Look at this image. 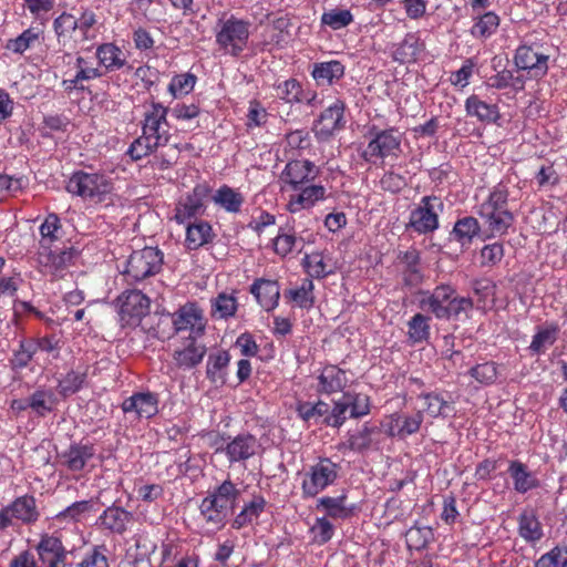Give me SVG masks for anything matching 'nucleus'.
<instances>
[{"mask_svg":"<svg viewBox=\"0 0 567 567\" xmlns=\"http://www.w3.org/2000/svg\"><path fill=\"white\" fill-rule=\"evenodd\" d=\"M167 113L168 109L158 102L145 106L141 122L142 134L132 142L126 152L133 161L151 155L169 142L172 135Z\"/></svg>","mask_w":567,"mask_h":567,"instance_id":"f257e3e1","label":"nucleus"},{"mask_svg":"<svg viewBox=\"0 0 567 567\" xmlns=\"http://www.w3.org/2000/svg\"><path fill=\"white\" fill-rule=\"evenodd\" d=\"M65 189L92 204L111 203L114 194L113 178L99 171H75L69 177Z\"/></svg>","mask_w":567,"mask_h":567,"instance_id":"f03ea898","label":"nucleus"},{"mask_svg":"<svg viewBox=\"0 0 567 567\" xmlns=\"http://www.w3.org/2000/svg\"><path fill=\"white\" fill-rule=\"evenodd\" d=\"M420 295V308L431 312L436 319L449 320L473 308L472 299L457 296L450 285L442 284L432 291H422Z\"/></svg>","mask_w":567,"mask_h":567,"instance_id":"7ed1b4c3","label":"nucleus"},{"mask_svg":"<svg viewBox=\"0 0 567 567\" xmlns=\"http://www.w3.org/2000/svg\"><path fill=\"white\" fill-rule=\"evenodd\" d=\"M239 494V489L231 481H224L202 501L200 515L207 524L215 529H220L225 525L228 514L236 506Z\"/></svg>","mask_w":567,"mask_h":567,"instance_id":"20e7f679","label":"nucleus"},{"mask_svg":"<svg viewBox=\"0 0 567 567\" xmlns=\"http://www.w3.org/2000/svg\"><path fill=\"white\" fill-rule=\"evenodd\" d=\"M340 464L329 457H319L318 461L308 466L302 474L301 492L303 498H313L329 486L333 485L339 477Z\"/></svg>","mask_w":567,"mask_h":567,"instance_id":"39448f33","label":"nucleus"},{"mask_svg":"<svg viewBox=\"0 0 567 567\" xmlns=\"http://www.w3.org/2000/svg\"><path fill=\"white\" fill-rule=\"evenodd\" d=\"M371 400L364 393L348 391L334 401L333 408L326 419V423L333 427H340L348 417L359 419L370 413Z\"/></svg>","mask_w":567,"mask_h":567,"instance_id":"423d86ee","label":"nucleus"},{"mask_svg":"<svg viewBox=\"0 0 567 567\" xmlns=\"http://www.w3.org/2000/svg\"><path fill=\"white\" fill-rule=\"evenodd\" d=\"M401 144L402 134L396 128H372L370 140L362 152V157L371 163L386 157H398L402 152Z\"/></svg>","mask_w":567,"mask_h":567,"instance_id":"0eeeda50","label":"nucleus"},{"mask_svg":"<svg viewBox=\"0 0 567 567\" xmlns=\"http://www.w3.org/2000/svg\"><path fill=\"white\" fill-rule=\"evenodd\" d=\"M444 204L440 197L424 196L410 212L408 228L419 235L434 233L440 227L439 215L443 212Z\"/></svg>","mask_w":567,"mask_h":567,"instance_id":"6e6552de","label":"nucleus"},{"mask_svg":"<svg viewBox=\"0 0 567 567\" xmlns=\"http://www.w3.org/2000/svg\"><path fill=\"white\" fill-rule=\"evenodd\" d=\"M162 266L163 252L155 247H145L131 254L124 275L127 280L141 281L158 274Z\"/></svg>","mask_w":567,"mask_h":567,"instance_id":"1a4fd4ad","label":"nucleus"},{"mask_svg":"<svg viewBox=\"0 0 567 567\" xmlns=\"http://www.w3.org/2000/svg\"><path fill=\"white\" fill-rule=\"evenodd\" d=\"M210 193V188L206 184H197L190 192L181 196L175 204L173 219L185 225L192 219H197L206 212L205 202Z\"/></svg>","mask_w":567,"mask_h":567,"instance_id":"9d476101","label":"nucleus"},{"mask_svg":"<svg viewBox=\"0 0 567 567\" xmlns=\"http://www.w3.org/2000/svg\"><path fill=\"white\" fill-rule=\"evenodd\" d=\"M122 326H138L150 311V299L140 290H126L117 298Z\"/></svg>","mask_w":567,"mask_h":567,"instance_id":"9b49d317","label":"nucleus"},{"mask_svg":"<svg viewBox=\"0 0 567 567\" xmlns=\"http://www.w3.org/2000/svg\"><path fill=\"white\" fill-rule=\"evenodd\" d=\"M176 332H189V339L200 338L206 329L203 310L195 302H187L176 310L172 318Z\"/></svg>","mask_w":567,"mask_h":567,"instance_id":"f8f14e48","label":"nucleus"},{"mask_svg":"<svg viewBox=\"0 0 567 567\" xmlns=\"http://www.w3.org/2000/svg\"><path fill=\"white\" fill-rule=\"evenodd\" d=\"M73 257L72 248L56 245L45 249L39 248L37 261L43 274L60 277L71 265Z\"/></svg>","mask_w":567,"mask_h":567,"instance_id":"ddd939ff","label":"nucleus"},{"mask_svg":"<svg viewBox=\"0 0 567 567\" xmlns=\"http://www.w3.org/2000/svg\"><path fill=\"white\" fill-rule=\"evenodd\" d=\"M549 55L539 47L520 45L514 61L518 70L527 71L532 79L538 80L547 74Z\"/></svg>","mask_w":567,"mask_h":567,"instance_id":"4468645a","label":"nucleus"},{"mask_svg":"<svg viewBox=\"0 0 567 567\" xmlns=\"http://www.w3.org/2000/svg\"><path fill=\"white\" fill-rule=\"evenodd\" d=\"M319 175V168L309 159H293L286 164L280 175V181L291 190L315 182Z\"/></svg>","mask_w":567,"mask_h":567,"instance_id":"2eb2a0df","label":"nucleus"},{"mask_svg":"<svg viewBox=\"0 0 567 567\" xmlns=\"http://www.w3.org/2000/svg\"><path fill=\"white\" fill-rule=\"evenodd\" d=\"M296 192V194L290 195L287 203V210L291 214L309 210L328 197L327 188L313 182L306 184Z\"/></svg>","mask_w":567,"mask_h":567,"instance_id":"dca6fc26","label":"nucleus"},{"mask_svg":"<svg viewBox=\"0 0 567 567\" xmlns=\"http://www.w3.org/2000/svg\"><path fill=\"white\" fill-rule=\"evenodd\" d=\"M261 449L259 440L250 433H239L229 437L225 445V455L230 464L244 462L255 456Z\"/></svg>","mask_w":567,"mask_h":567,"instance_id":"f3484780","label":"nucleus"},{"mask_svg":"<svg viewBox=\"0 0 567 567\" xmlns=\"http://www.w3.org/2000/svg\"><path fill=\"white\" fill-rule=\"evenodd\" d=\"M135 520L134 514L125 508L112 505L99 516L96 524L114 535H124Z\"/></svg>","mask_w":567,"mask_h":567,"instance_id":"a211bd4d","label":"nucleus"},{"mask_svg":"<svg viewBox=\"0 0 567 567\" xmlns=\"http://www.w3.org/2000/svg\"><path fill=\"white\" fill-rule=\"evenodd\" d=\"M344 109L342 101L336 100L321 113L315 125V133L320 140L329 138L344 126Z\"/></svg>","mask_w":567,"mask_h":567,"instance_id":"6ab92c4d","label":"nucleus"},{"mask_svg":"<svg viewBox=\"0 0 567 567\" xmlns=\"http://www.w3.org/2000/svg\"><path fill=\"white\" fill-rule=\"evenodd\" d=\"M122 410L136 419H150L158 412V398L152 392H137L125 399Z\"/></svg>","mask_w":567,"mask_h":567,"instance_id":"aec40b11","label":"nucleus"},{"mask_svg":"<svg viewBox=\"0 0 567 567\" xmlns=\"http://www.w3.org/2000/svg\"><path fill=\"white\" fill-rule=\"evenodd\" d=\"M35 549L45 567H65L66 550L60 538L43 534Z\"/></svg>","mask_w":567,"mask_h":567,"instance_id":"412c9836","label":"nucleus"},{"mask_svg":"<svg viewBox=\"0 0 567 567\" xmlns=\"http://www.w3.org/2000/svg\"><path fill=\"white\" fill-rule=\"evenodd\" d=\"M206 354V347L197 339L187 338L182 347L173 353L176 365L184 370H189L198 365Z\"/></svg>","mask_w":567,"mask_h":567,"instance_id":"4be33fe9","label":"nucleus"},{"mask_svg":"<svg viewBox=\"0 0 567 567\" xmlns=\"http://www.w3.org/2000/svg\"><path fill=\"white\" fill-rule=\"evenodd\" d=\"M391 55L401 64L413 63L425 56V45L420 38H404L393 44Z\"/></svg>","mask_w":567,"mask_h":567,"instance_id":"5701e85b","label":"nucleus"},{"mask_svg":"<svg viewBox=\"0 0 567 567\" xmlns=\"http://www.w3.org/2000/svg\"><path fill=\"white\" fill-rule=\"evenodd\" d=\"M398 259L402 265L401 274L404 285L414 287L421 284L423 276L420 268V251L416 248L411 247L406 251H401Z\"/></svg>","mask_w":567,"mask_h":567,"instance_id":"b1692460","label":"nucleus"},{"mask_svg":"<svg viewBox=\"0 0 567 567\" xmlns=\"http://www.w3.org/2000/svg\"><path fill=\"white\" fill-rule=\"evenodd\" d=\"M215 206L228 214H239L245 203L244 194L226 184L219 186L212 196Z\"/></svg>","mask_w":567,"mask_h":567,"instance_id":"393cba45","label":"nucleus"},{"mask_svg":"<svg viewBox=\"0 0 567 567\" xmlns=\"http://www.w3.org/2000/svg\"><path fill=\"white\" fill-rule=\"evenodd\" d=\"M250 292L266 311H271L278 306L280 288L275 280L257 279L251 285Z\"/></svg>","mask_w":567,"mask_h":567,"instance_id":"a878e982","label":"nucleus"},{"mask_svg":"<svg viewBox=\"0 0 567 567\" xmlns=\"http://www.w3.org/2000/svg\"><path fill=\"white\" fill-rule=\"evenodd\" d=\"M348 383L347 373L337 365H326L318 377V391L332 394L342 391Z\"/></svg>","mask_w":567,"mask_h":567,"instance_id":"bb28decb","label":"nucleus"},{"mask_svg":"<svg viewBox=\"0 0 567 567\" xmlns=\"http://www.w3.org/2000/svg\"><path fill=\"white\" fill-rule=\"evenodd\" d=\"M347 494L342 493L339 496L332 497V496H323L318 499L317 503V509H323L332 519H348L350 518L354 511V505H349L347 503Z\"/></svg>","mask_w":567,"mask_h":567,"instance_id":"cd10ccee","label":"nucleus"},{"mask_svg":"<svg viewBox=\"0 0 567 567\" xmlns=\"http://www.w3.org/2000/svg\"><path fill=\"white\" fill-rule=\"evenodd\" d=\"M215 234L212 225L206 220L187 223L185 234V246L189 250H196L210 243Z\"/></svg>","mask_w":567,"mask_h":567,"instance_id":"c85d7f7f","label":"nucleus"},{"mask_svg":"<svg viewBox=\"0 0 567 567\" xmlns=\"http://www.w3.org/2000/svg\"><path fill=\"white\" fill-rule=\"evenodd\" d=\"M492 236H503L514 224V215L509 210H477Z\"/></svg>","mask_w":567,"mask_h":567,"instance_id":"c756f323","label":"nucleus"},{"mask_svg":"<svg viewBox=\"0 0 567 567\" xmlns=\"http://www.w3.org/2000/svg\"><path fill=\"white\" fill-rule=\"evenodd\" d=\"M7 507L13 520L23 524H32L39 518L35 498L31 495L17 497L12 503L7 505Z\"/></svg>","mask_w":567,"mask_h":567,"instance_id":"7c9ffc66","label":"nucleus"},{"mask_svg":"<svg viewBox=\"0 0 567 567\" xmlns=\"http://www.w3.org/2000/svg\"><path fill=\"white\" fill-rule=\"evenodd\" d=\"M95 450L92 444H71L62 454L63 464L69 471H82L86 463L94 456Z\"/></svg>","mask_w":567,"mask_h":567,"instance_id":"2f4dec72","label":"nucleus"},{"mask_svg":"<svg viewBox=\"0 0 567 567\" xmlns=\"http://www.w3.org/2000/svg\"><path fill=\"white\" fill-rule=\"evenodd\" d=\"M508 473L513 480L514 489L519 494H525L539 485L536 475L519 461H512L509 463Z\"/></svg>","mask_w":567,"mask_h":567,"instance_id":"473e14b6","label":"nucleus"},{"mask_svg":"<svg viewBox=\"0 0 567 567\" xmlns=\"http://www.w3.org/2000/svg\"><path fill=\"white\" fill-rule=\"evenodd\" d=\"M465 110L468 116L476 117L481 122L494 123L499 118L498 106L487 103L475 94L466 99Z\"/></svg>","mask_w":567,"mask_h":567,"instance_id":"72a5a7b5","label":"nucleus"},{"mask_svg":"<svg viewBox=\"0 0 567 567\" xmlns=\"http://www.w3.org/2000/svg\"><path fill=\"white\" fill-rule=\"evenodd\" d=\"M230 355L227 351L218 350L208 355L206 375L210 382L217 385L226 383L227 368Z\"/></svg>","mask_w":567,"mask_h":567,"instance_id":"f704fd0d","label":"nucleus"},{"mask_svg":"<svg viewBox=\"0 0 567 567\" xmlns=\"http://www.w3.org/2000/svg\"><path fill=\"white\" fill-rule=\"evenodd\" d=\"M39 248H48L62 244V225L56 214H49L40 225Z\"/></svg>","mask_w":567,"mask_h":567,"instance_id":"c9c22d12","label":"nucleus"},{"mask_svg":"<svg viewBox=\"0 0 567 567\" xmlns=\"http://www.w3.org/2000/svg\"><path fill=\"white\" fill-rule=\"evenodd\" d=\"M95 56L99 65L106 71L118 70L126 63L125 53L112 43L102 44L96 49Z\"/></svg>","mask_w":567,"mask_h":567,"instance_id":"e433bc0d","label":"nucleus"},{"mask_svg":"<svg viewBox=\"0 0 567 567\" xmlns=\"http://www.w3.org/2000/svg\"><path fill=\"white\" fill-rule=\"evenodd\" d=\"M518 534L525 542L530 544H535L543 538L542 524L532 511H525L519 515Z\"/></svg>","mask_w":567,"mask_h":567,"instance_id":"4c0bfd02","label":"nucleus"},{"mask_svg":"<svg viewBox=\"0 0 567 567\" xmlns=\"http://www.w3.org/2000/svg\"><path fill=\"white\" fill-rule=\"evenodd\" d=\"M276 95L280 100L287 103H301L310 102L313 97L310 94H306L302 90L300 82L295 79H289L284 82H279L275 85Z\"/></svg>","mask_w":567,"mask_h":567,"instance_id":"58836bf2","label":"nucleus"},{"mask_svg":"<svg viewBox=\"0 0 567 567\" xmlns=\"http://www.w3.org/2000/svg\"><path fill=\"white\" fill-rule=\"evenodd\" d=\"M76 68H78V72H76L74 79L63 81V84L66 90L76 87L79 82H81V81H89V80L101 78L103 75L101 66L94 65L93 59L79 56L76 59Z\"/></svg>","mask_w":567,"mask_h":567,"instance_id":"ea45409f","label":"nucleus"},{"mask_svg":"<svg viewBox=\"0 0 567 567\" xmlns=\"http://www.w3.org/2000/svg\"><path fill=\"white\" fill-rule=\"evenodd\" d=\"M344 74V66L339 61L321 62L315 65L312 76L318 84H332Z\"/></svg>","mask_w":567,"mask_h":567,"instance_id":"a19ab883","label":"nucleus"},{"mask_svg":"<svg viewBox=\"0 0 567 567\" xmlns=\"http://www.w3.org/2000/svg\"><path fill=\"white\" fill-rule=\"evenodd\" d=\"M238 302L233 293L221 292L212 300V316L215 319H228L234 317Z\"/></svg>","mask_w":567,"mask_h":567,"instance_id":"79ce46f5","label":"nucleus"},{"mask_svg":"<svg viewBox=\"0 0 567 567\" xmlns=\"http://www.w3.org/2000/svg\"><path fill=\"white\" fill-rule=\"evenodd\" d=\"M430 320V317L416 313L408 321V339L412 344L421 343L429 339Z\"/></svg>","mask_w":567,"mask_h":567,"instance_id":"37998d69","label":"nucleus"},{"mask_svg":"<svg viewBox=\"0 0 567 567\" xmlns=\"http://www.w3.org/2000/svg\"><path fill=\"white\" fill-rule=\"evenodd\" d=\"M91 509L92 504L90 501L74 502L65 509L56 514L53 517V522L59 525L63 523H72L75 525L78 522H81L84 516L91 512Z\"/></svg>","mask_w":567,"mask_h":567,"instance_id":"c03bdc74","label":"nucleus"},{"mask_svg":"<svg viewBox=\"0 0 567 567\" xmlns=\"http://www.w3.org/2000/svg\"><path fill=\"white\" fill-rule=\"evenodd\" d=\"M372 432L371 427L363 425L362 429L349 433L347 440L340 445V450H350L357 453L367 451L372 443Z\"/></svg>","mask_w":567,"mask_h":567,"instance_id":"a18cd8bd","label":"nucleus"},{"mask_svg":"<svg viewBox=\"0 0 567 567\" xmlns=\"http://www.w3.org/2000/svg\"><path fill=\"white\" fill-rule=\"evenodd\" d=\"M480 224L474 217L458 219L453 228V235L462 246H468L480 233Z\"/></svg>","mask_w":567,"mask_h":567,"instance_id":"49530a36","label":"nucleus"},{"mask_svg":"<svg viewBox=\"0 0 567 567\" xmlns=\"http://www.w3.org/2000/svg\"><path fill=\"white\" fill-rule=\"evenodd\" d=\"M313 288L311 279H303L299 287L288 290L286 296L296 306L309 309L315 302Z\"/></svg>","mask_w":567,"mask_h":567,"instance_id":"de8ad7c7","label":"nucleus"},{"mask_svg":"<svg viewBox=\"0 0 567 567\" xmlns=\"http://www.w3.org/2000/svg\"><path fill=\"white\" fill-rule=\"evenodd\" d=\"M266 502L264 497L257 496L251 499L241 512L235 517L233 522V526L237 529L246 526L252 520L257 519L259 515L264 512Z\"/></svg>","mask_w":567,"mask_h":567,"instance_id":"09e8293b","label":"nucleus"},{"mask_svg":"<svg viewBox=\"0 0 567 567\" xmlns=\"http://www.w3.org/2000/svg\"><path fill=\"white\" fill-rule=\"evenodd\" d=\"M508 188L499 183L494 186L487 198L478 206L477 210H508Z\"/></svg>","mask_w":567,"mask_h":567,"instance_id":"8fccbe9b","label":"nucleus"},{"mask_svg":"<svg viewBox=\"0 0 567 567\" xmlns=\"http://www.w3.org/2000/svg\"><path fill=\"white\" fill-rule=\"evenodd\" d=\"M217 27L220 29L217 35H248L249 32V23L233 14H223L218 20Z\"/></svg>","mask_w":567,"mask_h":567,"instance_id":"3c124183","label":"nucleus"},{"mask_svg":"<svg viewBox=\"0 0 567 567\" xmlns=\"http://www.w3.org/2000/svg\"><path fill=\"white\" fill-rule=\"evenodd\" d=\"M303 267L312 278H324L332 272L321 252L308 254L303 258Z\"/></svg>","mask_w":567,"mask_h":567,"instance_id":"603ef678","label":"nucleus"},{"mask_svg":"<svg viewBox=\"0 0 567 567\" xmlns=\"http://www.w3.org/2000/svg\"><path fill=\"white\" fill-rule=\"evenodd\" d=\"M558 327L556 324H551L539 329L537 333L533 337L530 342V350L535 353L544 352L548 347L553 346L557 339Z\"/></svg>","mask_w":567,"mask_h":567,"instance_id":"864d4df0","label":"nucleus"},{"mask_svg":"<svg viewBox=\"0 0 567 567\" xmlns=\"http://www.w3.org/2000/svg\"><path fill=\"white\" fill-rule=\"evenodd\" d=\"M420 399L424 400L423 412H426L431 417L446 416V409L450 408L439 393H422Z\"/></svg>","mask_w":567,"mask_h":567,"instance_id":"5fc2aeb1","label":"nucleus"},{"mask_svg":"<svg viewBox=\"0 0 567 567\" xmlns=\"http://www.w3.org/2000/svg\"><path fill=\"white\" fill-rule=\"evenodd\" d=\"M196 84V76L192 73L175 75L168 85V91L174 99L190 93Z\"/></svg>","mask_w":567,"mask_h":567,"instance_id":"6e6d98bb","label":"nucleus"},{"mask_svg":"<svg viewBox=\"0 0 567 567\" xmlns=\"http://www.w3.org/2000/svg\"><path fill=\"white\" fill-rule=\"evenodd\" d=\"M85 381V374L78 371L68 372L58 384V391L63 396L76 393Z\"/></svg>","mask_w":567,"mask_h":567,"instance_id":"4d7b16f0","label":"nucleus"},{"mask_svg":"<svg viewBox=\"0 0 567 567\" xmlns=\"http://www.w3.org/2000/svg\"><path fill=\"white\" fill-rule=\"evenodd\" d=\"M535 567H567V547H554L537 559Z\"/></svg>","mask_w":567,"mask_h":567,"instance_id":"13d9d810","label":"nucleus"},{"mask_svg":"<svg viewBox=\"0 0 567 567\" xmlns=\"http://www.w3.org/2000/svg\"><path fill=\"white\" fill-rule=\"evenodd\" d=\"M329 404L323 401H318L312 404L310 402L299 403L297 406L298 415L305 421L318 420L323 415H329ZM328 416H326L327 419Z\"/></svg>","mask_w":567,"mask_h":567,"instance_id":"bf43d9fd","label":"nucleus"},{"mask_svg":"<svg viewBox=\"0 0 567 567\" xmlns=\"http://www.w3.org/2000/svg\"><path fill=\"white\" fill-rule=\"evenodd\" d=\"M424 420L423 411L419 410L414 414H401L399 413V424L401 431V439H405L410 435L419 432Z\"/></svg>","mask_w":567,"mask_h":567,"instance_id":"052dcab7","label":"nucleus"},{"mask_svg":"<svg viewBox=\"0 0 567 567\" xmlns=\"http://www.w3.org/2000/svg\"><path fill=\"white\" fill-rule=\"evenodd\" d=\"M433 537L432 528L429 526H413L406 532V543L409 547L424 548Z\"/></svg>","mask_w":567,"mask_h":567,"instance_id":"680f3d73","label":"nucleus"},{"mask_svg":"<svg viewBox=\"0 0 567 567\" xmlns=\"http://www.w3.org/2000/svg\"><path fill=\"white\" fill-rule=\"evenodd\" d=\"M30 409L40 416H44L52 410V394L44 390H38L29 398Z\"/></svg>","mask_w":567,"mask_h":567,"instance_id":"e2e57ef3","label":"nucleus"},{"mask_svg":"<svg viewBox=\"0 0 567 567\" xmlns=\"http://www.w3.org/2000/svg\"><path fill=\"white\" fill-rule=\"evenodd\" d=\"M321 21L333 30H338L347 27L352 21V14L346 9H332L322 14Z\"/></svg>","mask_w":567,"mask_h":567,"instance_id":"0e129e2a","label":"nucleus"},{"mask_svg":"<svg viewBox=\"0 0 567 567\" xmlns=\"http://www.w3.org/2000/svg\"><path fill=\"white\" fill-rule=\"evenodd\" d=\"M470 374L478 383L488 385L495 382L497 378V368L493 362L477 364L470 370Z\"/></svg>","mask_w":567,"mask_h":567,"instance_id":"69168bd1","label":"nucleus"},{"mask_svg":"<svg viewBox=\"0 0 567 567\" xmlns=\"http://www.w3.org/2000/svg\"><path fill=\"white\" fill-rule=\"evenodd\" d=\"M310 532L313 535V540L317 544L323 545L332 538L334 527L327 517H318L310 528Z\"/></svg>","mask_w":567,"mask_h":567,"instance_id":"338daca9","label":"nucleus"},{"mask_svg":"<svg viewBox=\"0 0 567 567\" xmlns=\"http://www.w3.org/2000/svg\"><path fill=\"white\" fill-rule=\"evenodd\" d=\"M105 546H95L79 563L78 567H109Z\"/></svg>","mask_w":567,"mask_h":567,"instance_id":"774afa93","label":"nucleus"}]
</instances>
